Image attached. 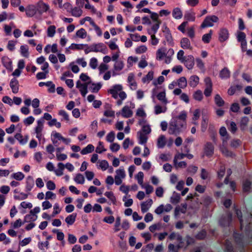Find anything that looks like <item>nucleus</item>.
<instances>
[{
    "label": "nucleus",
    "mask_w": 252,
    "mask_h": 252,
    "mask_svg": "<svg viewBox=\"0 0 252 252\" xmlns=\"http://www.w3.org/2000/svg\"><path fill=\"white\" fill-rule=\"evenodd\" d=\"M187 114L182 112L178 116L174 118L169 123L168 133L174 134L179 133L181 129L186 126Z\"/></svg>",
    "instance_id": "f257e3e1"
},
{
    "label": "nucleus",
    "mask_w": 252,
    "mask_h": 252,
    "mask_svg": "<svg viewBox=\"0 0 252 252\" xmlns=\"http://www.w3.org/2000/svg\"><path fill=\"white\" fill-rule=\"evenodd\" d=\"M122 90V87L120 85H115L113 86L112 89L108 90V93L111 94L114 98L117 99L118 96H119L120 99L117 101L118 105H121L122 104L123 100L126 97V94Z\"/></svg>",
    "instance_id": "f03ea898"
},
{
    "label": "nucleus",
    "mask_w": 252,
    "mask_h": 252,
    "mask_svg": "<svg viewBox=\"0 0 252 252\" xmlns=\"http://www.w3.org/2000/svg\"><path fill=\"white\" fill-rule=\"evenodd\" d=\"M153 95H156L157 98L164 104L167 103L165 89L162 87H156L152 91Z\"/></svg>",
    "instance_id": "7ed1b4c3"
},
{
    "label": "nucleus",
    "mask_w": 252,
    "mask_h": 252,
    "mask_svg": "<svg viewBox=\"0 0 252 252\" xmlns=\"http://www.w3.org/2000/svg\"><path fill=\"white\" fill-rule=\"evenodd\" d=\"M219 20V18L216 15L207 16L203 20L200 28L202 29L210 27H213L214 25V23L218 22Z\"/></svg>",
    "instance_id": "20e7f679"
},
{
    "label": "nucleus",
    "mask_w": 252,
    "mask_h": 252,
    "mask_svg": "<svg viewBox=\"0 0 252 252\" xmlns=\"http://www.w3.org/2000/svg\"><path fill=\"white\" fill-rule=\"evenodd\" d=\"M205 89L204 90V94L206 97L211 96L213 90V84L212 81L210 77H206L204 80Z\"/></svg>",
    "instance_id": "39448f33"
},
{
    "label": "nucleus",
    "mask_w": 252,
    "mask_h": 252,
    "mask_svg": "<svg viewBox=\"0 0 252 252\" xmlns=\"http://www.w3.org/2000/svg\"><path fill=\"white\" fill-rule=\"evenodd\" d=\"M214 146L211 142H206L204 145L203 156H206L208 158L212 157L214 154Z\"/></svg>",
    "instance_id": "423d86ee"
},
{
    "label": "nucleus",
    "mask_w": 252,
    "mask_h": 252,
    "mask_svg": "<svg viewBox=\"0 0 252 252\" xmlns=\"http://www.w3.org/2000/svg\"><path fill=\"white\" fill-rule=\"evenodd\" d=\"M236 37L238 41L241 43V47L242 52H245L247 46V43L246 40V34L243 32L237 31Z\"/></svg>",
    "instance_id": "0eeeda50"
},
{
    "label": "nucleus",
    "mask_w": 252,
    "mask_h": 252,
    "mask_svg": "<svg viewBox=\"0 0 252 252\" xmlns=\"http://www.w3.org/2000/svg\"><path fill=\"white\" fill-rule=\"evenodd\" d=\"M151 14V18L152 20L156 23L153 25L151 28V31L154 32V33H156L158 29H159V26L161 23V21L158 18V15L156 12H152Z\"/></svg>",
    "instance_id": "6e6552de"
},
{
    "label": "nucleus",
    "mask_w": 252,
    "mask_h": 252,
    "mask_svg": "<svg viewBox=\"0 0 252 252\" xmlns=\"http://www.w3.org/2000/svg\"><path fill=\"white\" fill-rule=\"evenodd\" d=\"M90 84V81L81 83L80 80L76 82V88L79 89L81 95L85 97L88 93V86Z\"/></svg>",
    "instance_id": "1a4fd4ad"
},
{
    "label": "nucleus",
    "mask_w": 252,
    "mask_h": 252,
    "mask_svg": "<svg viewBox=\"0 0 252 252\" xmlns=\"http://www.w3.org/2000/svg\"><path fill=\"white\" fill-rule=\"evenodd\" d=\"M37 13L40 15L47 12L49 9V6L42 1H38L35 5Z\"/></svg>",
    "instance_id": "9d476101"
},
{
    "label": "nucleus",
    "mask_w": 252,
    "mask_h": 252,
    "mask_svg": "<svg viewBox=\"0 0 252 252\" xmlns=\"http://www.w3.org/2000/svg\"><path fill=\"white\" fill-rule=\"evenodd\" d=\"M182 63L188 69H191L194 65V58L191 55L186 56L185 60Z\"/></svg>",
    "instance_id": "9b49d317"
},
{
    "label": "nucleus",
    "mask_w": 252,
    "mask_h": 252,
    "mask_svg": "<svg viewBox=\"0 0 252 252\" xmlns=\"http://www.w3.org/2000/svg\"><path fill=\"white\" fill-rule=\"evenodd\" d=\"M229 32L226 28H221L219 33V40L222 43L226 41L229 38Z\"/></svg>",
    "instance_id": "f8f14e48"
},
{
    "label": "nucleus",
    "mask_w": 252,
    "mask_h": 252,
    "mask_svg": "<svg viewBox=\"0 0 252 252\" xmlns=\"http://www.w3.org/2000/svg\"><path fill=\"white\" fill-rule=\"evenodd\" d=\"M1 63L8 71H12V62L8 56H4L1 57Z\"/></svg>",
    "instance_id": "ddd939ff"
},
{
    "label": "nucleus",
    "mask_w": 252,
    "mask_h": 252,
    "mask_svg": "<svg viewBox=\"0 0 252 252\" xmlns=\"http://www.w3.org/2000/svg\"><path fill=\"white\" fill-rule=\"evenodd\" d=\"M219 133L220 136L223 137L222 138V144L223 145L226 144L227 141L230 139V136L227 133L226 128L224 126H222L220 128Z\"/></svg>",
    "instance_id": "4468645a"
},
{
    "label": "nucleus",
    "mask_w": 252,
    "mask_h": 252,
    "mask_svg": "<svg viewBox=\"0 0 252 252\" xmlns=\"http://www.w3.org/2000/svg\"><path fill=\"white\" fill-rule=\"evenodd\" d=\"M181 47L184 49H189L191 50L192 47L189 39L187 37H183L180 41Z\"/></svg>",
    "instance_id": "2eb2a0df"
},
{
    "label": "nucleus",
    "mask_w": 252,
    "mask_h": 252,
    "mask_svg": "<svg viewBox=\"0 0 252 252\" xmlns=\"http://www.w3.org/2000/svg\"><path fill=\"white\" fill-rule=\"evenodd\" d=\"M231 219L232 216L230 214L227 216H223L219 220L220 224L222 226H228L231 221Z\"/></svg>",
    "instance_id": "dca6fc26"
},
{
    "label": "nucleus",
    "mask_w": 252,
    "mask_h": 252,
    "mask_svg": "<svg viewBox=\"0 0 252 252\" xmlns=\"http://www.w3.org/2000/svg\"><path fill=\"white\" fill-rule=\"evenodd\" d=\"M9 85L13 93H18L19 84L18 81L16 78H13L11 80Z\"/></svg>",
    "instance_id": "f3484780"
},
{
    "label": "nucleus",
    "mask_w": 252,
    "mask_h": 252,
    "mask_svg": "<svg viewBox=\"0 0 252 252\" xmlns=\"http://www.w3.org/2000/svg\"><path fill=\"white\" fill-rule=\"evenodd\" d=\"M124 66V64L122 61H116L114 65L113 75L118 74L123 69Z\"/></svg>",
    "instance_id": "a211bd4d"
},
{
    "label": "nucleus",
    "mask_w": 252,
    "mask_h": 252,
    "mask_svg": "<svg viewBox=\"0 0 252 252\" xmlns=\"http://www.w3.org/2000/svg\"><path fill=\"white\" fill-rule=\"evenodd\" d=\"M26 15L29 17H32L37 13L35 5H30L26 9Z\"/></svg>",
    "instance_id": "6ab92c4d"
},
{
    "label": "nucleus",
    "mask_w": 252,
    "mask_h": 252,
    "mask_svg": "<svg viewBox=\"0 0 252 252\" xmlns=\"http://www.w3.org/2000/svg\"><path fill=\"white\" fill-rule=\"evenodd\" d=\"M153 204V200L149 199L146 202H144L141 204V209L142 213L146 212L150 208Z\"/></svg>",
    "instance_id": "aec40b11"
},
{
    "label": "nucleus",
    "mask_w": 252,
    "mask_h": 252,
    "mask_svg": "<svg viewBox=\"0 0 252 252\" xmlns=\"http://www.w3.org/2000/svg\"><path fill=\"white\" fill-rule=\"evenodd\" d=\"M214 102L216 106L220 108L223 107L225 104L224 100L219 94H216L215 95Z\"/></svg>",
    "instance_id": "412c9836"
},
{
    "label": "nucleus",
    "mask_w": 252,
    "mask_h": 252,
    "mask_svg": "<svg viewBox=\"0 0 252 252\" xmlns=\"http://www.w3.org/2000/svg\"><path fill=\"white\" fill-rule=\"evenodd\" d=\"M133 112L128 106H124L122 109V116L124 118H130L132 116Z\"/></svg>",
    "instance_id": "4be33fe9"
},
{
    "label": "nucleus",
    "mask_w": 252,
    "mask_h": 252,
    "mask_svg": "<svg viewBox=\"0 0 252 252\" xmlns=\"http://www.w3.org/2000/svg\"><path fill=\"white\" fill-rule=\"evenodd\" d=\"M14 138L16 139L20 144H26L28 140V136H23L21 133H17L14 136Z\"/></svg>",
    "instance_id": "5701e85b"
},
{
    "label": "nucleus",
    "mask_w": 252,
    "mask_h": 252,
    "mask_svg": "<svg viewBox=\"0 0 252 252\" xmlns=\"http://www.w3.org/2000/svg\"><path fill=\"white\" fill-rule=\"evenodd\" d=\"M34 185V180L31 176H28L26 180V191H30Z\"/></svg>",
    "instance_id": "b1692460"
},
{
    "label": "nucleus",
    "mask_w": 252,
    "mask_h": 252,
    "mask_svg": "<svg viewBox=\"0 0 252 252\" xmlns=\"http://www.w3.org/2000/svg\"><path fill=\"white\" fill-rule=\"evenodd\" d=\"M226 124L228 130L233 134L236 132L238 128L236 123L234 122L228 121L226 122Z\"/></svg>",
    "instance_id": "393cba45"
},
{
    "label": "nucleus",
    "mask_w": 252,
    "mask_h": 252,
    "mask_svg": "<svg viewBox=\"0 0 252 252\" xmlns=\"http://www.w3.org/2000/svg\"><path fill=\"white\" fill-rule=\"evenodd\" d=\"M199 81V78L196 75L191 76L189 79V85L192 88L196 87Z\"/></svg>",
    "instance_id": "a878e982"
},
{
    "label": "nucleus",
    "mask_w": 252,
    "mask_h": 252,
    "mask_svg": "<svg viewBox=\"0 0 252 252\" xmlns=\"http://www.w3.org/2000/svg\"><path fill=\"white\" fill-rule=\"evenodd\" d=\"M127 82L129 84V86L131 89H136L137 83L135 81L134 75L133 73H130L128 75Z\"/></svg>",
    "instance_id": "bb28decb"
},
{
    "label": "nucleus",
    "mask_w": 252,
    "mask_h": 252,
    "mask_svg": "<svg viewBox=\"0 0 252 252\" xmlns=\"http://www.w3.org/2000/svg\"><path fill=\"white\" fill-rule=\"evenodd\" d=\"M37 216L35 214H32L30 212L29 214L26 215L24 217V222H33L36 220Z\"/></svg>",
    "instance_id": "cd10ccee"
},
{
    "label": "nucleus",
    "mask_w": 252,
    "mask_h": 252,
    "mask_svg": "<svg viewBox=\"0 0 252 252\" xmlns=\"http://www.w3.org/2000/svg\"><path fill=\"white\" fill-rule=\"evenodd\" d=\"M166 144V137L164 135H160L157 140V146L158 148H163Z\"/></svg>",
    "instance_id": "c85d7f7f"
},
{
    "label": "nucleus",
    "mask_w": 252,
    "mask_h": 252,
    "mask_svg": "<svg viewBox=\"0 0 252 252\" xmlns=\"http://www.w3.org/2000/svg\"><path fill=\"white\" fill-rule=\"evenodd\" d=\"M90 85H91L89 87L90 90L92 92L94 93H98L102 86V85L100 83H94L91 82Z\"/></svg>",
    "instance_id": "c756f323"
},
{
    "label": "nucleus",
    "mask_w": 252,
    "mask_h": 252,
    "mask_svg": "<svg viewBox=\"0 0 252 252\" xmlns=\"http://www.w3.org/2000/svg\"><path fill=\"white\" fill-rule=\"evenodd\" d=\"M192 97L196 101H202L203 98V95L202 91L200 90L195 91L192 94Z\"/></svg>",
    "instance_id": "7c9ffc66"
},
{
    "label": "nucleus",
    "mask_w": 252,
    "mask_h": 252,
    "mask_svg": "<svg viewBox=\"0 0 252 252\" xmlns=\"http://www.w3.org/2000/svg\"><path fill=\"white\" fill-rule=\"evenodd\" d=\"M166 54V50L164 48L158 49L156 52V59L159 61L162 60Z\"/></svg>",
    "instance_id": "2f4dec72"
},
{
    "label": "nucleus",
    "mask_w": 252,
    "mask_h": 252,
    "mask_svg": "<svg viewBox=\"0 0 252 252\" xmlns=\"http://www.w3.org/2000/svg\"><path fill=\"white\" fill-rule=\"evenodd\" d=\"M213 33V31L212 30H210L208 33L204 34L202 37V40L204 43H210L211 39Z\"/></svg>",
    "instance_id": "473e14b6"
},
{
    "label": "nucleus",
    "mask_w": 252,
    "mask_h": 252,
    "mask_svg": "<svg viewBox=\"0 0 252 252\" xmlns=\"http://www.w3.org/2000/svg\"><path fill=\"white\" fill-rule=\"evenodd\" d=\"M172 16L175 19H181L183 16V13L181 9L179 7L174 8L172 11Z\"/></svg>",
    "instance_id": "72a5a7b5"
},
{
    "label": "nucleus",
    "mask_w": 252,
    "mask_h": 252,
    "mask_svg": "<svg viewBox=\"0 0 252 252\" xmlns=\"http://www.w3.org/2000/svg\"><path fill=\"white\" fill-rule=\"evenodd\" d=\"M177 85L179 88L181 89H185L187 87L188 83L186 77H181L177 80Z\"/></svg>",
    "instance_id": "f704fd0d"
},
{
    "label": "nucleus",
    "mask_w": 252,
    "mask_h": 252,
    "mask_svg": "<svg viewBox=\"0 0 252 252\" xmlns=\"http://www.w3.org/2000/svg\"><path fill=\"white\" fill-rule=\"evenodd\" d=\"M154 77V71L151 70L150 71L148 74L142 79V82L144 83H149L153 79Z\"/></svg>",
    "instance_id": "c9c22d12"
},
{
    "label": "nucleus",
    "mask_w": 252,
    "mask_h": 252,
    "mask_svg": "<svg viewBox=\"0 0 252 252\" xmlns=\"http://www.w3.org/2000/svg\"><path fill=\"white\" fill-rule=\"evenodd\" d=\"M251 182L248 179L245 180L243 183V191L244 192H248L251 189Z\"/></svg>",
    "instance_id": "e433bc0d"
},
{
    "label": "nucleus",
    "mask_w": 252,
    "mask_h": 252,
    "mask_svg": "<svg viewBox=\"0 0 252 252\" xmlns=\"http://www.w3.org/2000/svg\"><path fill=\"white\" fill-rule=\"evenodd\" d=\"M104 195L109 199L113 204L116 205L117 199L112 191H106L105 192Z\"/></svg>",
    "instance_id": "4c0bfd02"
},
{
    "label": "nucleus",
    "mask_w": 252,
    "mask_h": 252,
    "mask_svg": "<svg viewBox=\"0 0 252 252\" xmlns=\"http://www.w3.org/2000/svg\"><path fill=\"white\" fill-rule=\"evenodd\" d=\"M77 214L73 213L71 215L68 216L65 219V222L68 225H72L75 221Z\"/></svg>",
    "instance_id": "58836bf2"
},
{
    "label": "nucleus",
    "mask_w": 252,
    "mask_h": 252,
    "mask_svg": "<svg viewBox=\"0 0 252 252\" xmlns=\"http://www.w3.org/2000/svg\"><path fill=\"white\" fill-rule=\"evenodd\" d=\"M91 46L92 52H101L104 47L102 43L94 44Z\"/></svg>",
    "instance_id": "ea45409f"
},
{
    "label": "nucleus",
    "mask_w": 252,
    "mask_h": 252,
    "mask_svg": "<svg viewBox=\"0 0 252 252\" xmlns=\"http://www.w3.org/2000/svg\"><path fill=\"white\" fill-rule=\"evenodd\" d=\"M187 34L191 40H192L194 38L195 36L194 26H192L187 29Z\"/></svg>",
    "instance_id": "a19ab883"
},
{
    "label": "nucleus",
    "mask_w": 252,
    "mask_h": 252,
    "mask_svg": "<svg viewBox=\"0 0 252 252\" xmlns=\"http://www.w3.org/2000/svg\"><path fill=\"white\" fill-rule=\"evenodd\" d=\"M94 150V146L92 144H89L81 151V154L83 155H86L87 154L92 153Z\"/></svg>",
    "instance_id": "79ce46f5"
},
{
    "label": "nucleus",
    "mask_w": 252,
    "mask_h": 252,
    "mask_svg": "<svg viewBox=\"0 0 252 252\" xmlns=\"http://www.w3.org/2000/svg\"><path fill=\"white\" fill-rule=\"evenodd\" d=\"M184 18L188 21H194L195 19V13L194 12H187L185 14Z\"/></svg>",
    "instance_id": "37998d69"
},
{
    "label": "nucleus",
    "mask_w": 252,
    "mask_h": 252,
    "mask_svg": "<svg viewBox=\"0 0 252 252\" xmlns=\"http://www.w3.org/2000/svg\"><path fill=\"white\" fill-rule=\"evenodd\" d=\"M155 113L157 115L161 113H164L166 111V106L162 107L161 106L159 105H156L155 106Z\"/></svg>",
    "instance_id": "c03bdc74"
},
{
    "label": "nucleus",
    "mask_w": 252,
    "mask_h": 252,
    "mask_svg": "<svg viewBox=\"0 0 252 252\" xmlns=\"http://www.w3.org/2000/svg\"><path fill=\"white\" fill-rule=\"evenodd\" d=\"M82 14V10L79 7H75L71 9V14L73 16L79 17Z\"/></svg>",
    "instance_id": "a18cd8bd"
},
{
    "label": "nucleus",
    "mask_w": 252,
    "mask_h": 252,
    "mask_svg": "<svg viewBox=\"0 0 252 252\" xmlns=\"http://www.w3.org/2000/svg\"><path fill=\"white\" fill-rule=\"evenodd\" d=\"M220 151L222 154L227 157H233L234 156L233 153L229 151L226 147H223L220 148Z\"/></svg>",
    "instance_id": "49530a36"
},
{
    "label": "nucleus",
    "mask_w": 252,
    "mask_h": 252,
    "mask_svg": "<svg viewBox=\"0 0 252 252\" xmlns=\"http://www.w3.org/2000/svg\"><path fill=\"white\" fill-rule=\"evenodd\" d=\"M220 76L221 78H228L230 77V71L227 68H224L220 71Z\"/></svg>",
    "instance_id": "de8ad7c7"
},
{
    "label": "nucleus",
    "mask_w": 252,
    "mask_h": 252,
    "mask_svg": "<svg viewBox=\"0 0 252 252\" xmlns=\"http://www.w3.org/2000/svg\"><path fill=\"white\" fill-rule=\"evenodd\" d=\"M225 173V167L224 164H221L220 168L219 169L217 174H218V177L221 179L224 175Z\"/></svg>",
    "instance_id": "09e8293b"
},
{
    "label": "nucleus",
    "mask_w": 252,
    "mask_h": 252,
    "mask_svg": "<svg viewBox=\"0 0 252 252\" xmlns=\"http://www.w3.org/2000/svg\"><path fill=\"white\" fill-rule=\"evenodd\" d=\"M235 212L240 221V227L242 229L243 227V220L241 210L240 209L235 208Z\"/></svg>",
    "instance_id": "8fccbe9b"
},
{
    "label": "nucleus",
    "mask_w": 252,
    "mask_h": 252,
    "mask_svg": "<svg viewBox=\"0 0 252 252\" xmlns=\"http://www.w3.org/2000/svg\"><path fill=\"white\" fill-rule=\"evenodd\" d=\"M74 180L76 183L80 184H83L85 181L84 177L80 173L77 174Z\"/></svg>",
    "instance_id": "3c124183"
},
{
    "label": "nucleus",
    "mask_w": 252,
    "mask_h": 252,
    "mask_svg": "<svg viewBox=\"0 0 252 252\" xmlns=\"http://www.w3.org/2000/svg\"><path fill=\"white\" fill-rule=\"evenodd\" d=\"M29 49L27 45H21L20 47V52L21 55L26 57L28 58L29 56Z\"/></svg>",
    "instance_id": "603ef678"
},
{
    "label": "nucleus",
    "mask_w": 252,
    "mask_h": 252,
    "mask_svg": "<svg viewBox=\"0 0 252 252\" xmlns=\"http://www.w3.org/2000/svg\"><path fill=\"white\" fill-rule=\"evenodd\" d=\"M139 143L140 144H145L148 139L147 134H145L144 133H141V132H139Z\"/></svg>",
    "instance_id": "864d4df0"
},
{
    "label": "nucleus",
    "mask_w": 252,
    "mask_h": 252,
    "mask_svg": "<svg viewBox=\"0 0 252 252\" xmlns=\"http://www.w3.org/2000/svg\"><path fill=\"white\" fill-rule=\"evenodd\" d=\"M11 177L15 179L16 180L21 181L24 178L25 175L22 172H18L12 174L11 175Z\"/></svg>",
    "instance_id": "5fc2aeb1"
},
{
    "label": "nucleus",
    "mask_w": 252,
    "mask_h": 252,
    "mask_svg": "<svg viewBox=\"0 0 252 252\" xmlns=\"http://www.w3.org/2000/svg\"><path fill=\"white\" fill-rule=\"evenodd\" d=\"M58 115L63 117V118L61 119L62 121L64 120L66 122H68L69 121V116L64 110H59L58 112Z\"/></svg>",
    "instance_id": "6e6d98bb"
},
{
    "label": "nucleus",
    "mask_w": 252,
    "mask_h": 252,
    "mask_svg": "<svg viewBox=\"0 0 252 252\" xmlns=\"http://www.w3.org/2000/svg\"><path fill=\"white\" fill-rule=\"evenodd\" d=\"M56 32V27L54 25H51L48 27L47 29V35L49 37H53Z\"/></svg>",
    "instance_id": "4d7b16f0"
},
{
    "label": "nucleus",
    "mask_w": 252,
    "mask_h": 252,
    "mask_svg": "<svg viewBox=\"0 0 252 252\" xmlns=\"http://www.w3.org/2000/svg\"><path fill=\"white\" fill-rule=\"evenodd\" d=\"M76 35L81 38H85L87 36V32L83 28L78 30L76 33Z\"/></svg>",
    "instance_id": "13d9d810"
},
{
    "label": "nucleus",
    "mask_w": 252,
    "mask_h": 252,
    "mask_svg": "<svg viewBox=\"0 0 252 252\" xmlns=\"http://www.w3.org/2000/svg\"><path fill=\"white\" fill-rule=\"evenodd\" d=\"M207 235L206 231L204 230H202L197 233L196 235V239L199 240H204Z\"/></svg>",
    "instance_id": "bf43d9fd"
},
{
    "label": "nucleus",
    "mask_w": 252,
    "mask_h": 252,
    "mask_svg": "<svg viewBox=\"0 0 252 252\" xmlns=\"http://www.w3.org/2000/svg\"><path fill=\"white\" fill-rule=\"evenodd\" d=\"M43 128V123L40 120L37 121V125L35 127V133H42Z\"/></svg>",
    "instance_id": "052dcab7"
},
{
    "label": "nucleus",
    "mask_w": 252,
    "mask_h": 252,
    "mask_svg": "<svg viewBox=\"0 0 252 252\" xmlns=\"http://www.w3.org/2000/svg\"><path fill=\"white\" fill-rule=\"evenodd\" d=\"M202 203L204 205L208 206L212 203V198L209 196H206L203 197L202 200Z\"/></svg>",
    "instance_id": "680f3d73"
},
{
    "label": "nucleus",
    "mask_w": 252,
    "mask_h": 252,
    "mask_svg": "<svg viewBox=\"0 0 252 252\" xmlns=\"http://www.w3.org/2000/svg\"><path fill=\"white\" fill-rule=\"evenodd\" d=\"M241 87L239 85H236L235 86H231L230 87L227 91V93L229 95H233L237 90H239Z\"/></svg>",
    "instance_id": "e2e57ef3"
},
{
    "label": "nucleus",
    "mask_w": 252,
    "mask_h": 252,
    "mask_svg": "<svg viewBox=\"0 0 252 252\" xmlns=\"http://www.w3.org/2000/svg\"><path fill=\"white\" fill-rule=\"evenodd\" d=\"M249 119L247 117H244L242 118L240 121V127L242 129H243L249 123Z\"/></svg>",
    "instance_id": "0e129e2a"
},
{
    "label": "nucleus",
    "mask_w": 252,
    "mask_h": 252,
    "mask_svg": "<svg viewBox=\"0 0 252 252\" xmlns=\"http://www.w3.org/2000/svg\"><path fill=\"white\" fill-rule=\"evenodd\" d=\"M106 151L103 145V143L102 142H99L98 145L97 146L95 149V152L98 154H101L103 152Z\"/></svg>",
    "instance_id": "69168bd1"
},
{
    "label": "nucleus",
    "mask_w": 252,
    "mask_h": 252,
    "mask_svg": "<svg viewBox=\"0 0 252 252\" xmlns=\"http://www.w3.org/2000/svg\"><path fill=\"white\" fill-rule=\"evenodd\" d=\"M28 196V194L25 193H20L18 194H15L14 198L15 200H24L26 199Z\"/></svg>",
    "instance_id": "338daca9"
},
{
    "label": "nucleus",
    "mask_w": 252,
    "mask_h": 252,
    "mask_svg": "<svg viewBox=\"0 0 252 252\" xmlns=\"http://www.w3.org/2000/svg\"><path fill=\"white\" fill-rule=\"evenodd\" d=\"M225 249L227 252H232L233 251V248L231 242L227 240L225 241Z\"/></svg>",
    "instance_id": "774afa93"
}]
</instances>
